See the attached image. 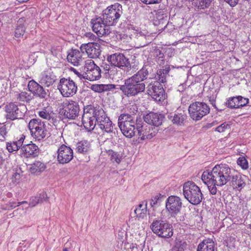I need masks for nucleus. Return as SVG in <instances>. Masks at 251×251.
<instances>
[{
	"label": "nucleus",
	"instance_id": "f257e3e1",
	"mask_svg": "<svg viewBox=\"0 0 251 251\" xmlns=\"http://www.w3.org/2000/svg\"><path fill=\"white\" fill-rule=\"evenodd\" d=\"M201 179L212 195L216 194L217 186L221 187L228 184L234 189L241 190L246 185L242 176L225 164L215 165L211 171H204Z\"/></svg>",
	"mask_w": 251,
	"mask_h": 251
},
{
	"label": "nucleus",
	"instance_id": "f03ea898",
	"mask_svg": "<svg viewBox=\"0 0 251 251\" xmlns=\"http://www.w3.org/2000/svg\"><path fill=\"white\" fill-rule=\"evenodd\" d=\"M149 75L147 66H143L136 74L125 80L124 85H118L119 89L126 97H133L145 90V84L143 82Z\"/></svg>",
	"mask_w": 251,
	"mask_h": 251
},
{
	"label": "nucleus",
	"instance_id": "7ed1b4c3",
	"mask_svg": "<svg viewBox=\"0 0 251 251\" xmlns=\"http://www.w3.org/2000/svg\"><path fill=\"white\" fill-rule=\"evenodd\" d=\"M139 118L136 119L130 114H121L118 118V126L124 135L126 137L131 138L135 135L136 124Z\"/></svg>",
	"mask_w": 251,
	"mask_h": 251
},
{
	"label": "nucleus",
	"instance_id": "20e7f679",
	"mask_svg": "<svg viewBox=\"0 0 251 251\" xmlns=\"http://www.w3.org/2000/svg\"><path fill=\"white\" fill-rule=\"evenodd\" d=\"M183 194L184 198L194 205L200 203L203 198L200 187L192 181H188L184 183Z\"/></svg>",
	"mask_w": 251,
	"mask_h": 251
},
{
	"label": "nucleus",
	"instance_id": "39448f33",
	"mask_svg": "<svg viewBox=\"0 0 251 251\" xmlns=\"http://www.w3.org/2000/svg\"><path fill=\"white\" fill-rule=\"evenodd\" d=\"M122 14V6L116 3L108 6L103 11L102 17L105 23L110 26L118 23Z\"/></svg>",
	"mask_w": 251,
	"mask_h": 251
},
{
	"label": "nucleus",
	"instance_id": "423d86ee",
	"mask_svg": "<svg viewBox=\"0 0 251 251\" xmlns=\"http://www.w3.org/2000/svg\"><path fill=\"white\" fill-rule=\"evenodd\" d=\"M151 228L154 233L162 238H169L173 235L171 225L162 220L153 221L151 225Z\"/></svg>",
	"mask_w": 251,
	"mask_h": 251
},
{
	"label": "nucleus",
	"instance_id": "0eeeda50",
	"mask_svg": "<svg viewBox=\"0 0 251 251\" xmlns=\"http://www.w3.org/2000/svg\"><path fill=\"white\" fill-rule=\"evenodd\" d=\"M100 108H90L84 109L82 117V122L85 128L88 131H92L95 127L97 128L98 118L96 117V112L100 111Z\"/></svg>",
	"mask_w": 251,
	"mask_h": 251
},
{
	"label": "nucleus",
	"instance_id": "6e6552de",
	"mask_svg": "<svg viewBox=\"0 0 251 251\" xmlns=\"http://www.w3.org/2000/svg\"><path fill=\"white\" fill-rule=\"evenodd\" d=\"M210 108L205 103L197 101L191 103L188 108L190 117L194 121H199L209 113Z\"/></svg>",
	"mask_w": 251,
	"mask_h": 251
},
{
	"label": "nucleus",
	"instance_id": "1a4fd4ad",
	"mask_svg": "<svg viewBox=\"0 0 251 251\" xmlns=\"http://www.w3.org/2000/svg\"><path fill=\"white\" fill-rule=\"evenodd\" d=\"M5 108L7 119L11 120L22 119L27 111L24 103L16 104L15 102H10L5 105Z\"/></svg>",
	"mask_w": 251,
	"mask_h": 251
},
{
	"label": "nucleus",
	"instance_id": "9d476101",
	"mask_svg": "<svg viewBox=\"0 0 251 251\" xmlns=\"http://www.w3.org/2000/svg\"><path fill=\"white\" fill-rule=\"evenodd\" d=\"M28 128L31 135L36 140L40 141L46 136V126L45 122L40 119H31L28 124Z\"/></svg>",
	"mask_w": 251,
	"mask_h": 251
},
{
	"label": "nucleus",
	"instance_id": "9b49d317",
	"mask_svg": "<svg viewBox=\"0 0 251 251\" xmlns=\"http://www.w3.org/2000/svg\"><path fill=\"white\" fill-rule=\"evenodd\" d=\"M136 131L141 139L145 140L151 139L155 136L158 133V129L155 127H153L151 126L147 125L144 123L140 118H139L138 122L136 124Z\"/></svg>",
	"mask_w": 251,
	"mask_h": 251
},
{
	"label": "nucleus",
	"instance_id": "f8f14e48",
	"mask_svg": "<svg viewBox=\"0 0 251 251\" xmlns=\"http://www.w3.org/2000/svg\"><path fill=\"white\" fill-rule=\"evenodd\" d=\"M85 75L83 77L90 81L99 79L101 77V70L92 60H87L84 67Z\"/></svg>",
	"mask_w": 251,
	"mask_h": 251
},
{
	"label": "nucleus",
	"instance_id": "ddd939ff",
	"mask_svg": "<svg viewBox=\"0 0 251 251\" xmlns=\"http://www.w3.org/2000/svg\"><path fill=\"white\" fill-rule=\"evenodd\" d=\"M58 89L64 97L74 96L77 91V86L75 82L70 79L62 78L60 80Z\"/></svg>",
	"mask_w": 251,
	"mask_h": 251
},
{
	"label": "nucleus",
	"instance_id": "4468645a",
	"mask_svg": "<svg viewBox=\"0 0 251 251\" xmlns=\"http://www.w3.org/2000/svg\"><path fill=\"white\" fill-rule=\"evenodd\" d=\"M92 30L99 36L109 35L111 31L110 26L105 23L103 17H98L91 21Z\"/></svg>",
	"mask_w": 251,
	"mask_h": 251
},
{
	"label": "nucleus",
	"instance_id": "2eb2a0df",
	"mask_svg": "<svg viewBox=\"0 0 251 251\" xmlns=\"http://www.w3.org/2000/svg\"><path fill=\"white\" fill-rule=\"evenodd\" d=\"M182 205L181 200L177 196H169L166 201V210L172 217H175L180 213Z\"/></svg>",
	"mask_w": 251,
	"mask_h": 251
},
{
	"label": "nucleus",
	"instance_id": "dca6fc26",
	"mask_svg": "<svg viewBox=\"0 0 251 251\" xmlns=\"http://www.w3.org/2000/svg\"><path fill=\"white\" fill-rule=\"evenodd\" d=\"M96 117L98 118L97 128L103 132L111 133L113 131V125L109 118L106 116L104 111L101 108L100 111L96 112Z\"/></svg>",
	"mask_w": 251,
	"mask_h": 251
},
{
	"label": "nucleus",
	"instance_id": "f3484780",
	"mask_svg": "<svg viewBox=\"0 0 251 251\" xmlns=\"http://www.w3.org/2000/svg\"><path fill=\"white\" fill-rule=\"evenodd\" d=\"M79 111V105L76 102L66 100L64 102V108L59 112L63 114L66 118L75 119L78 116Z\"/></svg>",
	"mask_w": 251,
	"mask_h": 251
},
{
	"label": "nucleus",
	"instance_id": "a211bd4d",
	"mask_svg": "<svg viewBox=\"0 0 251 251\" xmlns=\"http://www.w3.org/2000/svg\"><path fill=\"white\" fill-rule=\"evenodd\" d=\"M147 88L148 94L155 100L160 101L165 99V91L160 82H151Z\"/></svg>",
	"mask_w": 251,
	"mask_h": 251
},
{
	"label": "nucleus",
	"instance_id": "6ab92c4d",
	"mask_svg": "<svg viewBox=\"0 0 251 251\" xmlns=\"http://www.w3.org/2000/svg\"><path fill=\"white\" fill-rule=\"evenodd\" d=\"M80 49L82 53L86 52L89 58H97L100 54V45L97 43L82 44Z\"/></svg>",
	"mask_w": 251,
	"mask_h": 251
},
{
	"label": "nucleus",
	"instance_id": "aec40b11",
	"mask_svg": "<svg viewBox=\"0 0 251 251\" xmlns=\"http://www.w3.org/2000/svg\"><path fill=\"white\" fill-rule=\"evenodd\" d=\"M57 160L59 163H69L73 158V150L65 145H61L57 150Z\"/></svg>",
	"mask_w": 251,
	"mask_h": 251
},
{
	"label": "nucleus",
	"instance_id": "412c9836",
	"mask_svg": "<svg viewBox=\"0 0 251 251\" xmlns=\"http://www.w3.org/2000/svg\"><path fill=\"white\" fill-rule=\"evenodd\" d=\"M164 118L163 114L154 112H150L144 117V121L146 123L156 128L162 125Z\"/></svg>",
	"mask_w": 251,
	"mask_h": 251
},
{
	"label": "nucleus",
	"instance_id": "4be33fe9",
	"mask_svg": "<svg viewBox=\"0 0 251 251\" xmlns=\"http://www.w3.org/2000/svg\"><path fill=\"white\" fill-rule=\"evenodd\" d=\"M38 147L35 144H24L20 150V154L26 158L35 157L38 155Z\"/></svg>",
	"mask_w": 251,
	"mask_h": 251
},
{
	"label": "nucleus",
	"instance_id": "5701e85b",
	"mask_svg": "<svg viewBox=\"0 0 251 251\" xmlns=\"http://www.w3.org/2000/svg\"><path fill=\"white\" fill-rule=\"evenodd\" d=\"M127 59L123 54L116 53L108 56L107 60L112 65L122 69L126 65Z\"/></svg>",
	"mask_w": 251,
	"mask_h": 251
},
{
	"label": "nucleus",
	"instance_id": "b1692460",
	"mask_svg": "<svg viewBox=\"0 0 251 251\" xmlns=\"http://www.w3.org/2000/svg\"><path fill=\"white\" fill-rule=\"evenodd\" d=\"M213 0H198L196 3V7L198 11L205 13L210 17L213 16L214 8H210L208 10H205L209 8Z\"/></svg>",
	"mask_w": 251,
	"mask_h": 251
},
{
	"label": "nucleus",
	"instance_id": "393cba45",
	"mask_svg": "<svg viewBox=\"0 0 251 251\" xmlns=\"http://www.w3.org/2000/svg\"><path fill=\"white\" fill-rule=\"evenodd\" d=\"M82 52L78 50H72L68 52V61L74 66L80 65L82 61Z\"/></svg>",
	"mask_w": 251,
	"mask_h": 251
},
{
	"label": "nucleus",
	"instance_id": "a878e982",
	"mask_svg": "<svg viewBox=\"0 0 251 251\" xmlns=\"http://www.w3.org/2000/svg\"><path fill=\"white\" fill-rule=\"evenodd\" d=\"M126 65H124L123 70L125 71L127 75H131L135 73L139 69V62L135 59H132L129 60L128 58L126 62Z\"/></svg>",
	"mask_w": 251,
	"mask_h": 251
},
{
	"label": "nucleus",
	"instance_id": "bb28decb",
	"mask_svg": "<svg viewBox=\"0 0 251 251\" xmlns=\"http://www.w3.org/2000/svg\"><path fill=\"white\" fill-rule=\"evenodd\" d=\"M197 251H214V243L209 238L204 240L198 246Z\"/></svg>",
	"mask_w": 251,
	"mask_h": 251
},
{
	"label": "nucleus",
	"instance_id": "cd10ccee",
	"mask_svg": "<svg viewBox=\"0 0 251 251\" xmlns=\"http://www.w3.org/2000/svg\"><path fill=\"white\" fill-rule=\"evenodd\" d=\"M187 116L184 112L175 113L174 115H169L168 118L171 120L174 124L182 125L186 119Z\"/></svg>",
	"mask_w": 251,
	"mask_h": 251
},
{
	"label": "nucleus",
	"instance_id": "c85d7f7f",
	"mask_svg": "<svg viewBox=\"0 0 251 251\" xmlns=\"http://www.w3.org/2000/svg\"><path fill=\"white\" fill-rule=\"evenodd\" d=\"M90 143L86 140L80 141L76 145V152L84 154L87 153L90 151Z\"/></svg>",
	"mask_w": 251,
	"mask_h": 251
},
{
	"label": "nucleus",
	"instance_id": "c756f323",
	"mask_svg": "<svg viewBox=\"0 0 251 251\" xmlns=\"http://www.w3.org/2000/svg\"><path fill=\"white\" fill-rule=\"evenodd\" d=\"M46 168V165L40 161H36L30 165V171L32 174L43 172Z\"/></svg>",
	"mask_w": 251,
	"mask_h": 251
},
{
	"label": "nucleus",
	"instance_id": "7c9ffc66",
	"mask_svg": "<svg viewBox=\"0 0 251 251\" xmlns=\"http://www.w3.org/2000/svg\"><path fill=\"white\" fill-rule=\"evenodd\" d=\"M147 202H146L145 205L142 203L138 205L137 207L134 210V213L136 214V216L139 218L143 219L146 216L147 214Z\"/></svg>",
	"mask_w": 251,
	"mask_h": 251
},
{
	"label": "nucleus",
	"instance_id": "2f4dec72",
	"mask_svg": "<svg viewBox=\"0 0 251 251\" xmlns=\"http://www.w3.org/2000/svg\"><path fill=\"white\" fill-rule=\"evenodd\" d=\"M33 96L31 93H28L26 92H22L18 94L17 96L18 100L24 103H28L32 99Z\"/></svg>",
	"mask_w": 251,
	"mask_h": 251
},
{
	"label": "nucleus",
	"instance_id": "473e14b6",
	"mask_svg": "<svg viewBox=\"0 0 251 251\" xmlns=\"http://www.w3.org/2000/svg\"><path fill=\"white\" fill-rule=\"evenodd\" d=\"M169 68L159 70L157 72V79L159 82L164 83L166 82V76L169 72Z\"/></svg>",
	"mask_w": 251,
	"mask_h": 251
},
{
	"label": "nucleus",
	"instance_id": "72a5a7b5",
	"mask_svg": "<svg viewBox=\"0 0 251 251\" xmlns=\"http://www.w3.org/2000/svg\"><path fill=\"white\" fill-rule=\"evenodd\" d=\"M186 243L178 239L175 240V245L171 251H184L186 247Z\"/></svg>",
	"mask_w": 251,
	"mask_h": 251
},
{
	"label": "nucleus",
	"instance_id": "f704fd0d",
	"mask_svg": "<svg viewBox=\"0 0 251 251\" xmlns=\"http://www.w3.org/2000/svg\"><path fill=\"white\" fill-rule=\"evenodd\" d=\"M226 104L228 107L231 108H238V105L239 104L238 96L229 98Z\"/></svg>",
	"mask_w": 251,
	"mask_h": 251
},
{
	"label": "nucleus",
	"instance_id": "c9c22d12",
	"mask_svg": "<svg viewBox=\"0 0 251 251\" xmlns=\"http://www.w3.org/2000/svg\"><path fill=\"white\" fill-rule=\"evenodd\" d=\"M25 27L22 24H18L15 30V37L16 38L23 37L25 31Z\"/></svg>",
	"mask_w": 251,
	"mask_h": 251
},
{
	"label": "nucleus",
	"instance_id": "e433bc0d",
	"mask_svg": "<svg viewBox=\"0 0 251 251\" xmlns=\"http://www.w3.org/2000/svg\"><path fill=\"white\" fill-rule=\"evenodd\" d=\"M34 95L39 97L41 98H45L46 96V92L43 86L39 85L32 93Z\"/></svg>",
	"mask_w": 251,
	"mask_h": 251
},
{
	"label": "nucleus",
	"instance_id": "4c0bfd02",
	"mask_svg": "<svg viewBox=\"0 0 251 251\" xmlns=\"http://www.w3.org/2000/svg\"><path fill=\"white\" fill-rule=\"evenodd\" d=\"M14 173L12 175V178L15 179V182L19 181L23 176V171L21 168L16 167L13 170Z\"/></svg>",
	"mask_w": 251,
	"mask_h": 251
},
{
	"label": "nucleus",
	"instance_id": "58836bf2",
	"mask_svg": "<svg viewBox=\"0 0 251 251\" xmlns=\"http://www.w3.org/2000/svg\"><path fill=\"white\" fill-rule=\"evenodd\" d=\"M61 50V47L59 46L52 47L50 49V52L52 55L54 57V61L55 62H58V58L57 57V55L60 52Z\"/></svg>",
	"mask_w": 251,
	"mask_h": 251
},
{
	"label": "nucleus",
	"instance_id": "ea45409f",
	"mask_svg": "<svg viewBox=\"0 0 251 251\" xmlns=\"http://www.w3.org/2000/svg\"><path fill=\"white\" fill-rule=\"evenodd\" d=\"M237 163L244 170H246L249 167L248 162L244 157H239L237 160Z\"/></svg>",
	"mask_w": 251,
	"mask_h": 251
},
{
	"label": "nucleus",
	"instance_id": "a19ab883",
	"mask_svg": "<svg viewBox=\"0 0 251 251\" xmlns=\"http://www.w3.org/2000/svg\"><path fill=\"white\" fill-rule=\"evenodd\" d=\"M91 89L98 93H101L105 91L104 84H93L91 85Z\"/></svg>",
	"mask_w": 251,
	"mask_h": 251
},
{
	"label": "nucleus",
	"instance_id": "79ce46f5",
	"mask_svg": "<svg viewBox=\"0 0 251 251\" xmlns=\"http://www.w3.org/2000/svg\"><path fill=\"white\" fill-rule=\"evenodd\" d=\"M41 203V199L39 198L38 197H32L29 200V206L31 207H34L36 206L37 204Z\"/></svg>",
	"mask_w": 251,
	"mask_h": 251
},
{
	"label": "nucleus",
	"instance_id": "37998d69",
	"mask_svg": "<svg viewBox=\"0 0 251 251\" xmlns=\"http://www.w3.org/2000/svg\"><path fill=\"white\" fill-rule=\"evenodd\" d=\"M239 104L238 108L246 106L249 102V99L242 97V96H238Z\"/></svg>",
	"mask_w": 251,
	"mask_h": 251
},
{
	"label": "nucleus",
	"instance_id": "c03bdc74",
	"mask_svg": "<svg viewBox=\"0 0 251 251\" xmlns=\"http://www.w3.org/2000/svg\"><path fill=\"white\" fill-rule=\"evenodd\" d=\"M19 206L18 202L16 201H9L5 205V209L8 210H12Z\"/></svg>",
	"mask_w": 251,
	"mask_h": 251
},
{
	"label": "nucleus",
	"instance_id": "a18cd8bd",
	"mask_svg": "<svg viewBox=\"0 0 251 251\" xmlns=\"http://www.w3.org/2000/svg\"><path fill=\"white\" fill-rule=\"evenodd\" d=\"M39 84L36 82L34 80H30L28 84V88L30 92L33 93L35 89Z\"/></svg>",
	"mask_w": 251,
	"mask_h": 251
},
{
	"label": "nucleus",
	"instance_id": "49530a36",
	"mask_svg": "<svg viewBox=\"0 0 251 251\" xmlns=\"http://www.w3.org/2000/svg\"><path fill=\"white\" fill-rule=\"evenodd\" d=\"M229 127V126L228 124L225 122L221 124L220 126H218L216 128L215 130L219 132H223L225 131V130Z\"/></svg>",
	"mask_w": 251,
	"mask_h": 251
},
{
	"label": "nucleus",
	"instance_id": "de8ad7c7",
	"mask_svg": "<svg viewBox=\"0 0 251 251\" xmlns=\"http://www.w3.org/2000/svg\"><path fill=\"white\" fill-rule=\"evenodd\" d=\"M25 135L24 134H22L21 135L19 139L15 141L17 143V144L18 145V146L20 147V148L21 149L22 148V146L24 145V144H26V142H24V140L25 139Z\"/></svg>",
	"mask_w": 251,
	"mask_h": 251
},
{
	"label": "nucleus",
	"instance_id": "09e8293b",
	"mask_svg": "<svg viewBox=\"0 0 251 251\" xmlns=\"http://www.w3.org/2000/svg\"><path fill=\"white\" fill-rule=\"evenodd\" d=\"M111 160L117 163H119L121 161V157L116 152H114L111 156Z\"/></svg>",
	"mask_w": 251,
	"mask_h": 251
},
{
	"label": "nucleus",
	"instance_id": "8fccbe9b",
	"mask_svg": "<svg viewBox=\"0 0 251 251\" xmlns=\"http://www.w3.org/2000/svg\"><path fill=\"white\" fill-rule=\"evenodd\" d=\"M116 67L112 65V67L108 74L109 77L113 78L114 76L118 74Z\"/></svg>",
	"mask_w": 251,
	"mask_h": 251
},
{
	"label": "nucleus",
	"instance_id": "3c124183",
	"mask_svg": "<svg viewBox=\"0 0 251 251\" xmlns=\"http://www.w3.org/2000/svg\"><path fill=\"white\" fill-rule=\"evenodd\" d=\"M40 199H41V203L43 202L44 201H46L47 198V194L46 192L42 191L41 193L37 195Z\"/></svg>",
	"mask_w": 251,
	"mask_h": 251
},
{
	"label": "nucleus",
	"instance_id": "603ef678",
	"mask_svg": "<svg viewBox=\"0 0 251 251\" xmlns=\"http://www.w3.org/2000/svg\"><path fill=\"white\" fill-rule=\"evenodd\" d=\"M139 1L146 4H151L160 3L161 0H139Z\"/></svg>",
	"mask_w": 251,
	"mask_h": 251
},
{
	"label": "nucleus",
	"instance_id": "864d4df0",
	"mask_svg": "<svg viewBox=\"0 0 251 251\" xmlns=\"http://www.w3.org/2000/svg\"><path fill=\"white\" fill-rule=\"evenodd\" d=\"M7 133L6 127L5 126H2L0 127V135L3 139H5V137L6 136Z\"/></svg>",
	"mask_w": 251,
	"mask_h": 251
},
{
	"label": "nucleus",
	"instance_id": "5fc2aeb1",
	"mask_svg": "<svg viewBox=\"0 0 251 251\" xmlns=\"http://www.w3.org/2000/svg\"><path fill=\"white\" fill-rule=\"evenodd\" d=\"M159 199V196L156 195L153 197L151 200V207H153L155 204L157 203V201Z\"/></svg>",
	"mask_w": 251,
	"mask_h": 251
},
{
	"label": "nucleus",
	"instance_id": "6e6d98bb",
	"mask_svg": "<svg viewBox=\"0 0 251 251\" xmlns=\"http://www.w3.org/2000/svg\"><path fill=\"white\" fill-rule=\"evenodd\" d=\"M116 85L114 84H104L105 91L112 90L116 88Z\"/></svg>",
	"mask_w": 251,
	"mask_h": 251
},
{
	"label": "nucleus",
	"instance_id": "4d7b16f0",
	"mask_svg": "<svg viewBox=\"0 0 251 251\" xmlns=\"http://www.w3.org/2000/svg\"><path fill=\"white\" fill-rule=\"evenodd\" d=\"M56 76L54 75H50V78H48V86L50 84H52L56 80Z\"/></svg>",
	"mask_w": 251,
	"mask_h": 251
},
{
	"label": "nucleus",
	"instance_id": "13d9d810",
	"mask_svg": "<svg viewBox=\"0 0 251 251\" xmlns=\"http://www.w3.org/2000/svg\"><path fill=\"white\" fill-rule=\"evenodd\" d=\"M39 115L40 117L43 119H47V113L46 111V109H44L43 111H40L38 112Z\"/></svg>",
	"mask_w": 251,
	"mask_h": 251
},
{
	"label": "nucleus",
	"instance_id": "bf43d9fd",
	"mask_svg": "<svg viewBox=\"0 0 251 251\" xmlns=\"http://www.w3.org/2000/svg\"><path fill=\"white\" fill-rule=\"evenodd\" d=\"M40 83L43 84H46L47 83V75L45 72L42 75V77L41 78Z\"/></svg>",
	"mask_w": 251,
	"mask_h": 251
},
{
	"label": "nucleus",
	"instance_id": "052dcab7",
	"mask_svg": "<svg viewBox=\"0 0 251 251\" xmlns=\"http://www.w3.org/2000/svg\"><path fill=\"white\" fill-rule=\"evenodd\" d=\"M225 1L227 2L231 6H235L239 0H224Z\"/></svg>",
	"mask_w": 251,
	"mask_h": 251
},
{
	"label": "nucleus",
	"instance_id": "680f3d73",
	"mask_svg": "<svg viewBox=\"0 0 251 251\" xmlns=\"http://www.w3.org/2000/svg\"><path fill=\"white\" fill-rule=\"evenodd\" d=\"M102 67L103 68V69L105 72V74H108L112 67V65L111 64V65H110L106 64H104Z\"/></svg>",
	"mask_w": 251,
	"mask_h": 251
},
{
	"label": "nucleus",
	"instance_id": "e2e57ef3",
	"mask_svg": "<svg viewBox=\"0 0 251 251\" xmlns=\"http://www.w3.org/2000/svg\"><path fill=\"white\" fill-rule=\"evenodd\" d=\"M155 55L158 57L159 59L164 57V54L160 50H156L155 51Z\"/></svg>",
	"mask_w": 251,
	"mask_h": 251
},
{
	"label": "nucleus",
	"instance_id": "0e129e2a",
	"mask_svg": "<svg viewBox=\"0 0 251 251\" xmlns=\"http://www.w3.org/2000/svg\"><path fill=\"white\" fill-rule=\"evenodd\" d=\"M11 145H12V147L13 149V151H17L19 149L21 150V148L18 146V145L17 144V143L15 141H13V143H11Z\"/></svg>",
	"mask_w": 251,
	"mask_h": 251
},
{
	"label": "nucleus",
	"instance_id": "69168bd1",
	"mask_svg": "<svg viewBox=\"0 0 251 251\" xmlns=\"http://www.w3.org/2000/svg\"><path fill=\"white\" fill-rule=\"evenodd\" d=\"M72 247L71 242H67L65 244L63 251H69Z\"/></svg>",
	"mask_w": 251,
	"mask_h": 251
},
{
	"label": "nucleus",
	"instance_id": "338daca9",
	"mask_svg": "<svg viewBox=\"0 0 251 251\" xmlns=\"http://www.w3.org/2000/svg\"><path fill=\"white\" fill-rule=\"evenodd\" d=\"M6 148L9 152H13V149L12 147L11 143H7Z\"/></svg>",
	"mask_w": 251,
	"mask_h": 251
},
{
	"label": "nucleus",
	"instance_id": "774afa93",
	"mask_svg": "<svg viewBox=\"0 0 251 251\" xmlns=\"http://www.w3.org/2000/svg\"><path fill=\"white\" fill-rule=\"evenodd\" d=\"M72 70L75 73V74L77 75V76H78L80 78L82 76V75L77 71H76L75 69L73 68Z\"/></svg>",
	"mask_w": 251,
	"mask_h": 251
}]
</instances>
